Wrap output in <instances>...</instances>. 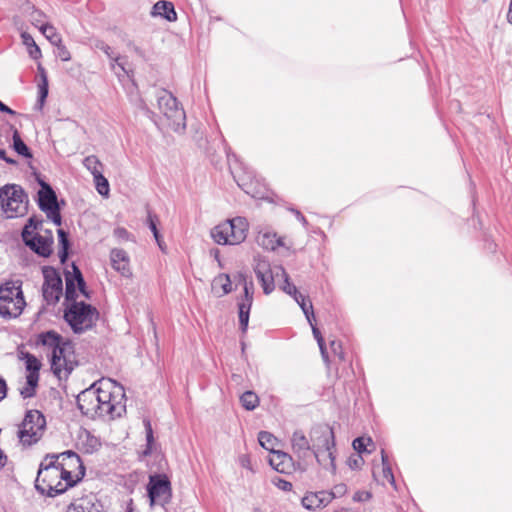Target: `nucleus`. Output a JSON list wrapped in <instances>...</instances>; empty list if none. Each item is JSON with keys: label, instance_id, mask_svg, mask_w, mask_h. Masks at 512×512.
<instances>
[{"label": "nucleus", "instance_id": "obj_1", "mask_svg": "<svg viewBox=\"0 0 512 512\" xmlns=\"http://www.w3.org/2000/svg\"><path fill=\"white\" fill-rule=\"evenodd\" d=\"M97 384L94 382L77 395L76 404L81 414L91 419L121 417L126 412V406L113 403L111 392L101 389Z\"/></svg>", "mask_w": 512, "mask_h": 512}, {"label": "nucleus", "instance_id": "obj_2", "mask_svg": "<svg viewBox=\"0 0 512 512\" xmlns=\"http://www.w3.org/2000/svg\"><path fill=\"white\" fill-rule=\"evenodd\" d=\"M313 457L319 465L336 474V441L333 428L328 424H317L311 428Z\"/></svg>", "mask_w": 512, "mask_h": 512}, {"label": "nucleus", "instance_id": "obj_3", "mask_svg": "<svg viewBox=\"0 0 512 512\" xmlns=\"http://www.w3.org/2000/svg\"><path fill=\"white\" fill-rule=\"evenodd\" d=\"M63 306V319L74 334L92 330L100 317L98 309L84 301L68 300L63 302Z\"/></svg>", "mask_w": 512, "mask_h": 512}, {"label": "nucleus", "instance_id": "obj_4", "mask_svg": "<svg viewBox=\"0 0 512 512\" xmlns=\"http://www.w3.org/2000/svg\"><path fill=\"white\" fill-rule=\"evenodd\" d=\"M155 460L158 461V468L153 471V466L150 467L151 472L146 485L147 497L151 508L155 505L165 508L172 500V484L169 476L164 472V467L167 465L164 456L155 455Z\"/></svg>", "mask_w": 512, "mask_h": 512}, {"label": "nucleus", "instance_id": "obj_5", "mask_svg": "<svg viewBox=\"0 0 512 512\" xmlns=\"http://www.w3.org/2000/svg\"><path fill=\"white\" fill-rule=\"evenodd\" d=\"M226 152L229 161L231 158L235 159L236 165L234 167H230V171L239 188L254 199L268 200L272 202L273 200L270 198L271 192L267 188L266 184L256 177L253 170L239 162L237 155L231 153L230 148Z\"/></svg>", "mask_w": 512, "mask_h": 512}, {"label": "nucleus", "instance_id": "obj_6", "mask_svg": "<svg viewBox=\"0 0 512 512\" xmlns=\"http://www.w3.org/2000/svg\"><path fill=\"white\" fill-rule=\"evenodd\" d=\"M36 344L52 349L51 370L59 380H62L61 361L74 354L73 342L70 339H65L55 330H48L37 335Z\"/></svg>", "mask_w": 512, "mask_h": 512}, {"label": "nucleus", "instance_id": "obj_7", "mask_svg": "<svg viewBox=\"0 0 512 512\" xmlns=\"http://www.w3.org/2000/svg\"><path fill=\"white\" fill-rule=\"evenodd\" d=\"M28 206V195L20 185L6 184L0 188V207L6 218L26 215Z\"/></svg>", "mask_w": 512, "mask_h": 512}, {"label": "nucleus", "instance_id": "obj_8", "mask_svg": "<svg viewBox=\"0 0 512 512\" xmlns=\"http://www.w3.org/2000/svg\"><path fill=\"white\" fill-rule=\"evenodd\" d=\"M247 231L246 218L238 216L215 226L211 237L219 245H238L246 239Z\"/></svg>", "mask_w": 512, "mask_h": 512}, {"label": "nucleus", "instance_id": "obj_9", "mask_svg": "<svg viewBox=\"0 0 512 512\" xmlns=\"http://www.w3.org/2000/svg\"><path fill=\"white\" fill-rule=\"evenodd\" d=\"M158 108L169 121L170 128L176 132L186 129V114L177 98L166 89H161L156 95Z\"/></svg>", "mask_w": 512, "mask_h": 512}, {"label": "nucleus", "instance_id": "obj_10", "mask_svg": "<svg viewBox=\"0 0 512 512\" xmlns=\"http://www.w3.org/2000/svg\"><path fill=\"white\" fill-rule=\"evenodd\" d=\"M46 426V418L41 411L27 410L17 432L19 441L25 447L36 444L43 437Z\"/></svg>", "mask_w": 512, "mask_h": 512}, {"label": "nucleus", "instance_id": "obj_11", "mask_svg": "<svg viewBox=\"0 0 512 512\" xmlns=\"http://www.w3.org/2000/svg\"><path fill=\"white\" fill-rule=\"evenodd\" d=\"M26 306L21 285L9 281L0 285V316L4 319L19 317Z\"/></svg>", "mask_w": 512, "mask_h": 512}, {"label": "nucleus", "instance_id": "obj_12", "mask_svg": "<svg viewBox=\"0 0 512 512\" xmlns=\"http://www.w3.org/2000/svg\"><path fill=\"white\" fill-rule=\"evenodd\" d=\"M35 179L40 189L37 192V205L56 226H61L62 216L58 198L52 186L46 182L41 174L35 173Z\"/></svg>", "mask_w": 512, "mask_h": 512}, {"label": "nucleus", "instance_id": "obj_13", "mask_svg": "<svg viewBox=\"0 0 512 512\" xmlns=\"http://www.w3.org/2000/svg\"><path fill=\"white\" fill-rule=\"evenodd\" d=\"M43 299L47 305H55L63 294V281L59 271L53 266H43Z\"/></svg>", "mask_w": 512, "mask_h": 512}, {"label": "nucleus", "instance_id": "obj_14", "mask_svg": "<svg viewBox=\"0 0 512 512\" xmlns=\"http://www.w3.org/2000/svg\"><path fill=\"white\" fill-rule=\"evenodd\" d=\"M50 469L58 470L57 462L49 461L48 463H40L35 480V489L42 495H46L48 497H56L66 492L68 487L63 485L61 480H58L55 484L53 481H48L47 476Z\"/></svg>", "mask_w": 512, "mask_h": 512}, {"label": "nucleus", "instance_id": "obj_15", "mask_svg": "<svg viewBox=\"0 0 512 512\" xmlns=\"http://www.w3.org/2000/svg\"><path fill=\"white\" fill-rule=\"evenodd\" d=\"M269 464L274 470L282 474H290L294 471L304 473L308 469V463L294 460L290 454L281 450L272 452Z\"/></svg>", "mask_w": 512, "mask_h": 512}, {"label": "nucleus", "instance_id": "obj_16", "mask_svg": "<svg viewBox=\"0 0 512 512\" xmlns=\"http://www.w3.org/2000/svg\"><path fill=\"white\" fill-rule=\"evenodd\" d=\"M254 283L250 278L248 283L243 286V295L238 298V317L239 326L242 333H246L249 324L250 311L253 303Z\"/></svg>", "mask_w": 512, "mask_h": 512}, {"label": "nucleus", "instance_id": "obj_17", "mask_svg": "<svg viewBox=\"0 0 512 512\" xmlns=\"http://www.w3.org/2000/svg\"><path fill=\"white\" fill-rule=\"evenodd\" d=\"M23 242L40 257L48 258L53 252V235L51 231H49V236H42L39 233L27 236V239L24 236Z\"/></svg>", "mask_w": 512, "mask_h": 512}, {"label": "nucleus", "instance_id": "obj_18", "mask_svg": "<svg viewBox=\"0 0 512 512\" xmlns=\"http://www.w3.org/2000/svg\"><path fill=\"white\" fill-rule=\"evenodd\" d=\"M254 272L263 288L264 294H271L275 289V283L270 264L265 260H259L254 266Z\"/></svg>", "mask_w": 512, "mask_h": 512}, {"label": "nucleus", "instance_id": "obj_19", "mask_svg": "<svg viewBox=\"0 0 512 512\" xmlns=\"http://www.w3.org/2000/svg\"><path fill=\"white\" fill-rule=\"evenodd\" d=\"M291 444L294 454L297 456L298 461L307 463V458L313 456L312 445L308 438L301 430H296L291 438Z\"/></svg>", "mask_w": 512, "mask_h": 512}, {"label": "nucleus", "instance_id": "obj_20", "mask_svg": "<svg viewBox=\"0 0 512 512\" xmlns=\"http://www.w3.org/2000/svg\"><path fill=\"white\" fill-rule=\"evenodd\" d=\"M66 512H104V510L97 497L91 494L71 503Z\"/></svg>", "mask_w": 512, "mask_h": 512}, {"label": "nucleus", "instance_id": "obj_21", "mask_svg": "<svg viewBox=\"0 0 512 512\" xmlns=\"http://www.w3.org/2000/svg\"><path fill=\"white\" fill-rule=\"evenodd\" d=\"M333 499L328 491L309 492L301 500L302 506L307 510H316L327 506Z\"/></svg>", "mask_w": 512, "mask_h": 512}, {"label": "nucleus", "instance_id": "obj_22", "mask_svg": "<svg viewBox=\"0 0 512 512\" xmlns=\"http://www.w3.org/2000/svg\"><path fill=\"white\" fill-rule=\"evenodd\" d=\"M111 266L119 272L121 276L129 278L132 275L129 256L124 249L114 248L110 251Z\"/></svg>", "mask_w": 512, "mask_h": 512}, {"label": "nucleus", "instance_id": "obj_23", "mask_svg": "<svg viewBox=\"0 0 512 512\" xmlns=\"http://www.w3.org/2000/svg\"><path fill=\"white\" fill-rule=\"evenodd\" d=\"M71 268L72 271L64 270V277L66 283L64 301L75 300L78 298L76 286L79 281V275H83L80 268L77 266L75 262L71 263Z\"/></svg>", "mask_w": 512, "mask_h": 512}, {"label": "nucleus", "instance_id": "obj_24", "mask_svg": "<svg viewBox=\"0 0 512 512\" xmlns=\"http://www.w3.org/2000/svg\"><path fill=\"white\" fill-rule=\"evenodd\" d=\"M130 81H131V87L129 88V91H128V96H129L130 102L133 103L137 109L142 111L143 114L147 118H149L151 121H153L155 124H157L156 113L148 107V105L146 104L144 99L139 95L138 87H137V84H136L134 78H132Z\"/></svg>", "mask_w": 512, "mask_h": 512}, {"label": "nucleus", "instance_id": "obj_25", "mask_svg": "<svg viewBox=\"0 0 512 512\" xmlns=\"http://www.w3.org/2000/svg\"><path fill=\"white\" fill-rule=\"evenodd\" d=\"M95 47L104 52L110 59V66L112 70H115V68L118 67L121 72L129 78V80L134 78V71L132 69H126L125 63L121 61L122 58L120 56H115L112 48L108 44H106L104 41L98 40L95 43Z\"/></svg>", "mask_w": 512, "mask_h": 512}, {"label": "nucleus", "instance_id": "obj_26", "mask_svg": "<svg viewBox=\"0 0 512 512\" xmlns=\"http://www.w3.org/2000/svg\"><path fill=\"white\" fill-rule=\"evenodd\" d=\"M57 465H58V471H60V473H58V479L60 478L61 480H64L66 482L65 485L68 488L75 486L85 476L86 468H85L84 465L77 466L78 467V473L76 474L75 478L73 477L71 471L66 470L64 468V465H65L64 463H58L57 462Z\"/></svg>", "mask_w": 512, "mask_h": 512}, {"label": "nucleus", "instance_id": "obj_27", "mask_svg": "<svg viewBox=\"0 0 512 512\" xmlns=\"http://www.w3.org/2000/svg\"><path fill=\"white\" fill-rule=\"evenodd\" d=\"M38 71L41 76V81L38 84V97H37L35 109L41 111L43 109L46 99L48 97L49 86H48V78H47L46 70L41 64H38Z\"/></svg>", "mask_w": 512, "mask_h": 512}, {"label": "nucleus", "instance_id": "obj_28", "mask_svg": "<svg viewBox=\"0 0 512 512\" xmlns=\"http://www.w3.org/2000/svg\"><path fill=\"white\" fill-rule=\"evenodd\" d=\"M152 15L160 16L167 21H175L177 19V13L175 11L174 5L165 0H160L154 4L152 8Z\"/></svg>", "mask_w": 512, "mask_h": 512}, {"label": "nucleus", "instance_id": "obj_29", "mask_svg": "<svg viewBox=\"0 0 512 512\" xmlns=\"http://www.w3.org/2000/svg\"><path fill=\"white\" fill-rule=\"evenodd\" d=\"M212 291H214L218 297L227 295L232 292V283L229 274L221 273L217 275L212 281Z\"/></svg>", "mask_w": 512, "mask_h": 512}, {"label": "nucleus", "instance_id": "obj_30", "mask_svg": "<svg viewBox=\"0 0 512 512\" xmlns=\"http://www.w3.org/2000/svg\"><path fill=\"white\" fill-rule=\"evenodd\" d=\"M57 235H58V243H59L58 257H59L60 263L65 264L70 256V250H71V242H70V238H69V232L60 228L57 230Z\"/></svg>", "mask_w": 512, "mask_h": 512}, {"label": "nucleus", "instance_id": "obj_31", "mask_svg": "<svg viewBox=\"0 0 512 512\" xmlns=\"http://www.w3.org/2000/svg\"><path fill=\"white\" fill-rule=\"evenodd\" d=\"M19 359L25 361V368L28 372L27 376L39 377V371L41 369L40 360L30 352L19 351Z\"/></svg>", "mask_w": 512, "mask_h": 512}, {"label": "nucleus", "instance_id": "obj_32", "mask_svg": "<svg viewBox=\"0 0 512 512\" xmlns=\"http://www.w3.org/2000/svg\"><path fill=\"white\" fill-rule=\"evenodd\" d=\"M12 141V147L18 155L26 159H31L33 157L31 149L22 140L20 132L16 128H13Z\"/></svg>", "mask_w": 512, "mask_h": 512}, {"label": "nucleus", "instance_id": "obj_33", "mask_svg": "<svg viewBox=\"0 0 512 512\" xmlns=\"http://www.w3.org/2000/svg\"><path fill=\"white\" fill-rule=\"evenodd\" d=\"M293 298L298 303L300 308L302 309L309 324H311L312 321L315 320V315H314L313 306H312L310 299L308 297H305L301 293H299L297 296H294Z\"/></svg>", "mask_w": 512, "mask_h": 512}, {"label": "nucleus", "instance_id": "obj_34", "mask_svg": "<svg viewBox=\"0 0 512 512\" xmlns=\"http://www.w3.org/2000/svg\"><path fill=\"white\" fill-rule=\"evenodd\" d=\"M143 424H144L145 433H146V446H145V449L142 451V453L140 455V459L142 457H147V456H150L152 454L153 445H154V442H155L154 433H153V429H152V425H151L150 420L145 418L143 420Z\"/></svg>", "mask_w": 512, "mask_h": 512}, {"label": "nucleus", "instance_id": "obj_35", "mask_svg": "<svg viewBox=\"0 0 512 512\" xmlns=\"http://www.w3.org/2000/svg\"><path fill=\"white\" fill-rule=\"evenodd\" d=\"M60 457H62L63 460L65 458L71 459V461H74L75 465H77V466L84 465L81 457L73 450H66L60 454L48 453L45 455L42 462L48 463L47 462L48 460L57 462V459Z\"/></svg>", "mask_w": 512, "mask_h": 512}, {"label": "nucleus", "instance_id": "obj_36", "mask_svg": "<svg viewBox=\"0 0 512 512\" xmlns=\"http://www.w3.org/2000/svg\"><path fill=\"white\" fill-rule=\"evenodd\" d=\"M258 442L260 446H262L265 450L269 451L271 454L272 452L277 451L274 449L275 445L277 444V438L268 431L259 432Z\"/></svg>", "mask_w": 512, "mask_h": 512}, {"label": "nucleus", "instance_id": "obj_37", "mask_svg": "<svg viewBox=\"0 0 512 512\" xmlns=\"http://www.w3.org/2000/svg\"><path fill=\"white\" fill-rule=\"evenodd\" d=\"M38 382L39 377L26 375V385L20 389V395L22 396V398L27 399L34 397L36 395Z\"/></svg>", "mask_w": 512, "mask_h": 512}, {"label": "nucleus", "instance_id": "obj_38", "mask_svg": "<svg viewBox=\"0 0 512 512\" xmlns=\"http://www.w3.org/2000/svg\"><path fill=\"white\" fill-rule=\"evenodd\" d=\"M43 223V219L38 217L37 215H32L28 218L27 223L24 225L21 236L22 240H24V235L27 236L33 235V230L41 229Z\"/></svg>", "mask_w": 512, "mask_h": 512}, {"label": "nucleus", "instance_id": "obj_39", "mask_svg": "<svg viewBox=\"0 0 512 512\" xmlns=\"http://www.w3.org/2000/svg\"><path fill=\"white\" fill-rule=\"evenodd\" d=\"M381 461H382V472L383 477L394 487L396 488V481L394 474L392 472L391 465L389 463L388 456L384 449L381 450Z\"/></svg>", "mask_w": 512, "mask_h": 512}, {"label": "nucleus", "instance_id": "obj_40", "mask_svg": "<svg viewBox=\"0 0 512 512\" xmlns=\"http://www.w3.org/2000/svg\"><path fill=\"white\" fill-rule=\"evenodd\" d=\"M240 402L246 410L252 411L259 405V398L253 391H246L241 395Z\"/></svg>", "mask_w": 512, "mask_h": 512}, {"label": "nucleus", "instance_id": "obj_41", "mask_svg": "<svg viewBox=\"0 0 512 512\" xmlns=\"http://www.w3.org/2000/svg\"><path fill=\"white\" fill-rule=\"evenodd\" d=\"M84 167L91 172L93 178L95 175L102 174V163L95 155H90L83 160Z\"/></svg>", "mask_w": 512, "mask_h": 512}, {"label": "nucleus", "instance_id": "obj_42", "mask_svg": "<svg viewBox=\"0 0 512 512\" xmlns=\"http://www.w3.org/2000/svg\"><path fill=\"white\" fill-rule=\"evenodd\" d=\"M276 237V233L265 232L259 233L256 240L257 243L267 250L274 251V239Z\"/></svg>", "mask_w": 512, "mask_h": 512}, {"label": "nucleus", "instance_id": "obj_43", "mask_svg": "<svg viewBox=\"0 0 512 512\" xmlns=\"http://www.w3.org/2000/svg\"><path fill=\"white\" fill-rule=\"evenodd\" d=\"M279 269L281 270L282 275L284 277V283L282 286V290L292 297L297 296L300 293L298 291L297 287L293 283L290 282L289 275L287 274L285 269L282 266H280Z\"/></svg>", "mask_w": 512, "mask_h": 512}, {"label": "nucleus", "instance_id": "obj_44", "mask_svg": "<svg viewBox=\"0 0 512 512\" xmlns=\"http://www.w3.org/2000/svg\"><path fill=\"white\" fill-rule=\"evenodd\" d=\"M41 31L54 46H56L62 41L61 36L55 32V28L52 25H42Z\"/></svg>", "mask_w": 512, "mask_h": 512}, {"label": "nucleus", "instance_id": "obj_45", "mask_svg": "<svg viewBox=\"0 0 512 512\" xmlns=\"http://www.w3.org/2000/svg\"><path fill=\"white\" fill-rule=\"evenodd\" d=\"M370 444L373 445V441L370 437H357L353 440L352 446L354 450L357 451V454L361 455V453L364 452L370 453V451L367 449V446Z\"/></svg>", "mask_w": 512, "mask_h": 512}, {"label": "nucleus", "instance_id": "obj_46", "mask_svg": "<svg viewBox=\"0 0 512 512\" xmlns=\"http://www.w3.org/2000/svg\"><path fill=\"white\" fill-rule=\"evenodd\" d=\"M94 181L96 184V190L101 196H108L110 191V186L108 180L104 177L103 174L95 175Z\"/></svg>", "mask_w": 512, "mask_h": 512}, {"label": "nucleus", "instance_id": "obj_47", "mask_svg": "<svg viewBox=\"0 0 512 512\" xmlns=\"http://www.w3.org/2000/svg\"><path fill=\"white\" fill-rule=\"evenodd\" d=\"M159 223H160V220H159L158 215L155 214L154 212H152L150 209H148L146 224H147L148 228L150 229V231L152 232V234H156L158 231H160L158 229Z\"/></svg>", "mask_w": 512, "mask_h": 512}, {"label": "nucleus", "instance_id": "obj_48", "mask_svg": "<svg viewBox=\"0 0 512 512\" xmlns=\"http://www.w3.org/2000/svg\"><path fill=\"white\" fill-rule=\"evenodd\" d=\"M330 349L335 357L339 359V361L345 360V352L343 350L342 342L336 339L330 340L329 343Z\"/></svg>", "mask_w": 512, "mask_h": 512}, {"label": "nucleus", "instance_id": "obj_49", "mask_svg": "<svg viewBox=\"0 0 512 512\" xmlns=\"http://www.w3.org/2000/svg\"><path fill=\"white\" fill-rule=\"evenodd\" d=\"M364 464V459L360 454H353L347 459V465L352 470H359Z\"/></svg>", "mask_w": 512, "mask_h": 512}, {"label": "nucleus", "instance_id": "obj_50", "mask_svg": "<svg viewBox=\"0 0 512 512\" xmlns=\"http://www.w3.org/2000/svg\"><path fill=\"white\" fill-rule=\"evenodd\" d=\"M55 54L58 58H60L62 61L67 62L71 60V54L67 47L62 43V41L57 44L56 46Z\"/></svg>", "mask_w": 512, "mask_h": 512}, {"label": "nucleus", "instance_id": "obj_51", "mask_svg": "<svg viewBox=\"0 0 512 512\" xmlns=\"http://www.w3.org/2000/svg\"><path fill=\"white\" fill-rule=\"evenodd\" d=\"M63 363L62 364V379H67L70 374L72 373V371L74 370V362L70 359V358H67L65 360H62Z\"/></svg>", "mask_w": 512, "mask_h": 512}, {"label": "nucleus", "instance_id": "obj_52", "mask_svg": "<svg viewBox=\"0 0 512 512\" xmlns=\"http://www.w3.org/2000/svg\"><path fill=\"white\" fill-rule=\"evenodd\" d=\"M273 484L280 490L282 491H286V492H289L292 490L293 488V485L291 482L283 479V478H280V477H276L274 480H273Z\"/></svg>", "mask_w": 512, "mask_h": 512}, {"label": "nucleus", "instance_id": "obj_53", "mask_svg": "<svg viewBox=\"0 0 512 512\" xmlns=\"http://www.w3.org/2000/svg\"><path fill=\"white\" fill-rule=\"evenodd\" d=\"M77 289L85 298H87V299L91 298V293H90V291L87 290V285H86L83 275H79V281L76 286V290Z\"/></svg>", "mask_w": 512, "mask_h": 512}, {"label": "nucleus", "instance_id": "obj_54", "mask_svg": "<svg viewBox=\"0 0 512 512\" xmlns=\"http://www.w3.org/2000/svg\"><path fill=\"white\" fill-rule=\"evenodd\" d=\"M114 236L121 240H130L131 234L130 232L124 228V227H117L114 229Z\"/></svg>", "mask_w": 512, "mask_h": 512}, {"label": "nucleus", "instance_id": "obj_55", "mask_svg": "<svg viewBox=\"0 0 512 512\" xmlns=\"http://www.w3.org/2000/svg\"><path fill=\"white\" fill-rule=\"evenodd\" d=\"M250 278H248L247 274L245 272L239 271L234 275V281L237 285H241L242 287L245 285V283H248Z\"/></svg>", "mask_w": 512, "mask_h": 512}, {"label": "nucleus", "instance_id": "obj_56", "mask_svg": "<svg viewBox=\"0 0 512 512\" xmlns=\"http://www.w3.org/2000/svg\"><path fill=\"white\" fill-rule=\"evenodd\" d=\"M346 492H347L346 484L341 483V484L335 485L333 490L330 491L329 493L333 494V498H335L337 496H343Z\"/></svg>", "mask_w": 512, "mask_h": 512}, {"label": "nucleus", "instance_id": "obj_57", "mask_svg": "<svg viewBox=\"0 0 512 512\" xmlns=\"http://www.w3.org/2000/svg\"><path fill=\"white\" fill-rule=\"evenodd\" d=\"M21 39H22V43L27 47V49L29 47H32V45L36 44V42L34 41V38L28 32H22Z\"/></svg>", "mask_w": 512, "mask_h": 512}, {"label": "nucleus", "instance_id": "obj_58", "mask_svg": "<svg viewBox=\"0 0 512 512\" xmlns=\"http://www.w3.org/2000/svg\"><path fill=\"white\" fill-rule=\"evenodd\" d=\"M371 498V493L366 491H357L354 496L353 500L355 502H363Z\"/></svg>", "mask_w": 512, "mask_h": 512}, {"label": "nucleus", "instance_id": "obj_59", "mask_svg": "<svg viewBox=\"0 0 512 512\" xmlns=\"http://www.w3.org/2000/svg\"><path fill=\"white\" fill-rule=\"evenodd\" d=\"M27 50L29 56L34 60H38L42 56L41 50L37 44L32 45V47H29Z\"/></svg>", "mask_w": 512, "mask_h": 512}, {"label": "nucleus", "instance_id": "obj_60", "mask_svg": "<svg viewBox=\"0 0 512 512\" xmlns=\"http://www.w3.org/2000/svg\"><path fill=\"white\" fill-rule=\"evenodd\" d=\"M289 210L296 216L297 220L300 221L304 227L308 226L307 219L299 210L295 208H290Z\"/></svg>", "mask_w": 512, "mask_h": 512}, {"label": "nucleus", "instance_id": "obj_61", "mask_svg": "<svg viewBox=\"0 0 512 512\" xmlns=\"http://www.w3.org/2000/svg\"><path fill=\"white\" fill-rule=\"evenodd\" d=\"M8 391L6 380L0 376V402L6 397Z\"/></svg>", "mask_w": 512, "mask_h": 512}, {"label": "nucleus", "instance_id": "obj_62", "mask_svg": "<svg viewBox=\"0 0 512 512\" xmlns=\"http://www.w3.org/2000/svg\"><path fill=\"white\" fill-rule=\"evenodd\" d=\"M0 159L5 161L6 163L10 164V165H16L17 164V161L11 157H8L7 156V153H6V150L5 149H2L0 148Z\"/></svg>", "mask_w": 512, "mask_h": 512}, {"label": "nucleus", "instance_id": "obj_63", "mask_svg": "<svg viewBox=\"0 0 512 512\" xmlns=\"http://www.w3.org/2000/svg\"><path fill=\"white\" fill-rule=\"evenodd\" d=\"M127 47L133 50L138 56L144 57V51L139 46H137L133 41H129L127 43Z\"/></svg>", "mask_w": 512, "mask_h": 512}, {"label": "nucleus", "instance_id": "obj_64", "mask_svg": "<svg viewBox=\"0 0 512 512\" xmlns=\"http://www.w3.org/2000/svg\"><path fill=\"white\" fill-rule=\"evenodd\" d=\"M310 325H311V328H312L313 336L316 339V341L317 342H322V339H324V338H323L322 333L319 330V328L316 325H314L313 322Z\"/></svg>", "mask_w": 512, "mask_h": 512}]
</instances>
